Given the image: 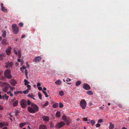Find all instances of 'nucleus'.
<instances>
[{"label":"nucleus","instance_id":"20e7f679","mask_svg":"<svg viewBox=\"0 0 129 129\" xmlns=\"http://www.w3.org/2000/svg\"><path fill=\"white\" fill-rule=\"evenodd\" d=\"M12 28L14 33L17 34L19 31V28L17 25L15 24H13L12 25Z\"/></svg>","mask_w":129,"mask_h":129},{"label":"nucleus","instance_id":"4d7b16f0","mask_svg":"<svg viewBox=\"0 0 129 129\" xmlns=\"http://www.w3.org/2000/svg\"><path fill=\"white\" fill-rule=\"evenodd\" d=\"M26 64L27 66V67L28 68H29V64H28V62H26Z\"/></svg>","mask_w":129,"mask_h":129},{"label":"nucleus","instance_id":"a211bd4d","mask_svg":"<svg viewBox=\"0 0 129 129\" xmlns=\"http://www.w3.org/2000/svg\"><path fill=\"white\" fill-rule=\"evenodd\" d=\"M18 104V100L15 101L13 104V106L15 107L17 106Z\"/></svg>","mask_w":129,"mask_h":129},{"label":"nucleus","instance_id":"bf43d9fd","mask_svg":"<svg viewBox=\"0 0 129 129\" xmlns=\"http://www.w3.org/2000/svg\"><path fill=\"white\" fill-rule=\"evenodd\" d=\"M83 119L85 121H87V118L84 117L83 118Z\"/></svg>","mask_w":129,"mask_h":129},{"label":"nucleus","instance_id":"680f3d73","mask_svg":"<svg viewBox=\"0 0 129 129\" xmlns=\"http://www.w3.org/2000/svg\"><path fill=\"white\" fill-rule=\"evenodd\" d=\"M2 129H8V127L6 126L4 127Z\"/></svg>","mask_w":129,"mask_h":129},{"label":"nucleus","instance_id":"b1692460","mask_svg":"<svg viewBox=\"0 0 129 129\" xmlns=\"http://www.w3.org/2000/svg\"><path fill=\"white\" fill-rule=\"evenodd\" d=\"M24 84L25 85H27L28 84L30 83L26 79H24Z\"/></svg>","mask_w":129,"mask_h":129},{"label":"nucleus","instance_id":"0e129e2a","mask_svg":"<svg viewBox=\"0 0 129 129\" xmlns=\"http://www.w3.org/2000/svg\"><path fill=\"white\" fill-rule=\"evenodd\" d=\"M3 5H4V4L3 3H1V8L2 7H3Z\"/></svg>","mask_w":129,"mask_h":129},{"label":"nucleus","instance_id":"3c124183","mask_svg":"<svg viewBox=\"0 0 129 129\" xmlns=\"http://www.w3.org/2000/svg\"><path fill=\"white\" fill-rule=\"evenodd\" d=\"M38 88L39 90L40 91H41V90H42V91L43 90H42V88L41 87H38Z\"/></svg>","mask_w":129,"mask_h":129},{"label":"nucleus","instance_id":"4468645a","mask_svg":"<svg viewBox=\"0 0 129 129\" xmlns=\"http://www.w3.org/2000/svg\"><path fill=\"white\" fill-rule=\"evenodd\" d=\"M42 118L45 121H47L49 120V118L48 117L46 116H42Z\"/></svg>","mask_w":129,"mask_h":129},{"label":"nucleus","instance_id":"e433bc0d","mask_svg":"<svg viewBox=\"0 0 129 129\" xmlns=\"http://www.w3.org/2000/svg\"><path fill=\"white\" fill-rule=\"evenodd\" d=\"M42 91L43 93L45 95V96L47 98L48 97V95L47 93L45 91H44L43 90H42Z\"/></svg>","mask_w":129,"mask_h":129},{"label":"nucleus","instance_id":"864d4df0","mask_svg":"<svg viewBox=\"0 0 129 129\" xmlns=\"http://www.w3.org/2000/svg\"><path fill=\"white\" fill-rule=\"evenodd\" d=\"M9 87V88H10V89H11V90H12L14 89V88L13 87H11L10 85V87Z\"/></svg>","mask_w":129,"mask_h":129},{"label":"nucleus","instance_id":"bb28decb","mask_svg":"<svg viewBox=\"0 0 129 129\" xmlns=\"http://www.w3.org/2000/svg\"><path fill=\"white\" fill-rule=\"evenodd\" d=\"M81 82L80 81H77L76 83V85L77 86H79L81 84Z\"/></svg>","mask_w":129,"mask_h":129},{"label":"nucleus","instance_id":"f257e3e1","mask_svg":"<svg viewBox=\"0 0 129 129\" xmlns=\"http://www.w3.org/2000/svg\"><path fill=\"white\" fill-rule=\"evenodd\" d=\"M31 107L29 106L27 108V110L30 113H35L38 111L39 107L36 105L31 103Z\"/></svg>","mask_w":129,"mask_h":129},{"label":"nucleus","instance_id":"4be33fe9","mask_svg":"<svg viewBox=\"0 0 129 129\" xmlns=\"http://www.w3.org/2000/svg\"><path fill=\"white\" fill-rule=\"evenodd\" d=\"M62 119L65 121H67V120L68 119L67 118L66 116L65 115H63L62 117Z\"/></svg>","mask_w":129,"mask_h":129},{"label":"nucleus","instance_id":"393cba45","mask_svg":"<svg viewBox=\"0 0 129 129\" xmlns=\"http://www.w3.org/2000/svg\"><path fill=\"white\" fill-rule=\"evenodd\" d=\"M6 36V31L5 30L3 31L2 35V36L3 38H5Z\"/></svg>","mask_w":129,"mask_h":129},{"label":"nucleus","instance_id":"f3484780","mask_svg":"<svg viewBox=\"0 0 129 129\" xmlns=\"http://www.w3.org/2000/svg\"><path fill=\"white\" fill-rule=\"evenodd\" d=\"M60 112L59 111H57L56 113L55 116L56 117L59 118L60 117Z\"/></svg>","mask_w":129,"mask_h":129},{"label":"nucleus","instance_id":"79ce46f5","mask_svg":"<svg viewBox=\"0 0 129 129\" xmlns=\"http://www.w3.org/2000/svg\"><path fill=\"white\" fill-rule=\"evenodd\" d=\"M28 97H30L31 98L34 100H35V98L33 97L32 96H31V95L30 94H28Z\"/></svg>","mask_w":129,"mask_h":129},{"label":"nucleus","instance_id":"ea45409f","mask_svg":"<svg viewBox=\"0 0 129 129\" xmlns=\"http://www.w3.org/2000/svg\"><path fill=\"white\" fill-rule=\"evenodd\" d=\"M19 26L21 27H22L23 26V23L22 22H20L19 23Z\"/></svg>","mask_w":129,"mask_h":129},{"label":"nucleus","instance_id":"7c9ffc66","mask_svg":"<svg viewBox=\"0 0 129 129\" xmlns=\"http://www.w3.org/2000/svg\"><path fill=\"white\" fill-rule=\"evenodd\" d=\"M63 80L64 82H66V83H67L68 84H70L68 82L69 81L68 78H67V79H63Z\"/></svg>","mask_w":129,"mask_h":129},{"label":"nucleus","instance_id":"6e6552de","mask_svg":"<svg viewBox=\"0 0 129 129\" xmlns=\"http://www.w3.org/2000/svg\"><path fill=\"white\" fill-rule=\"evenodd\" d=\"M13 50L15 54H16L17 55H18V57L19 58H21V52L20 50H19L17 51L15 49H14Z\"/></svg>","mask_w":129,"mask_h":129},{"label":"nucleus","instance_id":"a18cd8bd","mask_svg":"<svg viewBox=\"0 0 129 129\" xmlns=\"http://www.w3.org/2000/svg\"><path fill=\"white\" fill-rule=\"evenodd\" d=\"M30 86L29 85H27V87H28V88L27 89L29 90L30 89Z\"/></svg>","mask_w":129,"mask_h":129},{"label":"nucleus","instance_id":"a19ab883","mask_svg":"<svg viewBox=\"0 0 129 129\" xmlns=\"http://www.w3.org/2000/svg\"><path fill=\"white\" fill-rule=\"evenodd\" d=\"M50 125V127H53L54 126V125L52 123V122H51Z\"/></svg>","mask_w":129,"mask_h":129},{"label":"nucleus","instance_id":"2eb2a0df","mask_svg":"<svg viewBox=\"0 0 129 129\" xmlns=\"http://www.w3.org/2000/svg\"><path fill=\"white\" fill-rule=\"evenodd\" d=\"M47 126L44 125H41L39 126V129H47Z\"/></svg>","mask_w":129,"mask_h":129},{"label":"nucleus","instance_id":"9d476101","mask_svg":"<svg viewBox=\"0 0 129 129\" xmlns=\"http://www.w3.org/2000/svg\"><path fill=\"white\" fill-rule=\"evenodd\" d=\"M5 67L6 68H9L13 66V63L12 62H8L5 63Z\"/></svg>","mask_w":129,"mask_h":129},{"label":"nucleus","instance_id":"8fccbe9b","mask_svg":"<svg viewBox=\"0 0 129 129\" xmlns=\"http://www.w3.org/2000/svg\"><path fill=\"white\" fill-rule=\"evenodd\" d=\"M23 61V60H21V59H17L18 62H21V64L22 63V62Z\"/></svg>","mask_w":129,"mask_h":129},{"label":"nucleus","instance_id":"f8f14e48","mask_svg":"<svg viewBox=\"0 0 129 129\" xmlns=\"http://www.w3.org/2000/svg\"><path fill=\"white\" fill-rule=\"evenodd\" d=\"M83 87L86 90H89L90 89L89 86L88 84L86 83H85L83 85Z\"/></svg>","mask_w":129,"mask_h":129},{"label":"nucleus","instance_id":"c9c22d12","mask_svg":"<svg viewBox=\"0 0 129 129\" xmlns=\"http://www.w3.org/2000/svg\"><path fill=\"white\" fill-rule=\"evenodd\" d=\"M6 53L7 54L9 55L11 53V51L10 50H6Z\"/></svg>","mask_w":129,"mask_h":129},{"label":"nucleus","instance_id":"69168bd1","mask_svg":"<svg viewBox=\"0 0 129 129\" xmlns=\"http://www.w3.org/2000/svg\"><path fill=\"white\" fill-rule=\"evenodd\" d=\"M25 37V35H22V36H21V38H23Z\"/></svg>","mask_w":129,"mask_h":129},{"label":"nucleus","instance_id":"1a4fd4ad","mask_svg":"<svg viewBox=\"0 0 129 129\" xmlns=\"http://www.w3.org/2000/svg\"><path fill=\"white\" fill-rule=\"evenodd\" d=\"M42 59V58L40 56L35 57L33 59L34 62H39Z\"/></svg>","mask_w":129,"mask_h":129},{"label":"nucleus","instance_id":"4c0bfd02","mask_svg":"<svg viewBox=\"0 0 129 129\" xmlns=\"http://www.w3.org/2000/svg\"><path fill=\"white\" fill-rule=\"evenodd\" d=\"M27 104L29 105H31V104L32 103L29 100H27Z\"/></svg>","mask_w":129,"mask_h":129},{"label":"nucleus","instance_id":"ddd939ff","mask_svg":"<svg viewBox=\"0 0 129 129\" xmlns=\"http://www.w3.org/2000/svg\"><path fill=\"white\" fill-rule=\"evenodd\" d=\"M10 83L11 85L15 86L17 82L15 80L12 79L10 80Z\"/></svg>","mask_w":129,"mask_h":129},{"label":"nucleus","instance_id":"6ab92c4d","mask_svg":"<svg viewBox=\"0 0 129 129\" xmlns=\"http://www.w3.org/2000/svg\"><path fill=\"white\" fill-rule=\"evenodd\" d=\"M61 82L59 80H58L55 82V83L56 84L58 85H60L61 84Z\"/></svg>","mask_w":129,"mask_h":129},{"label":"nucleus","instance_id":"09e8293b","mask_svg":"<svg viewBox=\"0 0 129 129\" xmlns=\"http://www.w3.org/2000/svg\"><path fill=\"white\" fill-rule=\"evenodd\" d=\"M15 111V115H17L19 113V111L17 110H16Z\"/></svg>","mask_w":129,"mask_h":129},{"label":"nucleus","instance_id":"2f4dec72","mask_svg":"<svg viewBox=\"0 0 129 129\" xmlns=\"http://www.w3.org/2000/svg\"><path fill=\"white\" fill-rule=\"evenodd\" d=\"M29 90L28 89H27L26 90L23 91V92L25 94H27L29 92Z\"/></svg>","mask_w":129,"mask_h":129},{"label":"nucleus","instance_id":"5fc2aeb1","mask_svg":"<svg viewBox=\"0 0 129 129\" xmlns=\"http://www.w3.org/2000/svg\"><path fill=\"white\" fill-rule=\"evenodd\" d=\"M41 86V84L40 83H38L37 84V87H40Z\"/></svg>","mask_w":129,"mask_h":129},{"label":"nucleus","instance_id":"cd10ccee","mask_svg":"<svg viewBox=\"0 0 129 129\" xmlns=\"http://www.w3.org/2000/svg\"><path fill=\"white\" fill-rule=\"evenodd\" d=\"M90 123L92 124V126H93L94 125V124L95 123V122L94 120H90Z\"/></svg>","mask_w":129,"mask_h":129},{"label":"nucleus","instance_id":"13d9d810","mask_svg":"<svg viewBox=\"0 0 129 129\" xmlns=\"http://www.w3.org/2000/svg\"><path fill=\"white\" fill-rule=\"evenodd\" d=\"M11 48L10 47H8V48L7 50H10V51H11Z\"/></svg>","mask_w":129,"mask_h":129},{"label":"nucleus","instance_id":"473e14b6","mask_svg":"<svg viewBox=\"0 0 129 129\" xmlns=\"http://www.w3.org/2000/svg\"><path fill=\"white\" fill-rule=\"evenodd\" d=\"M42 94H41V93L40 92H39V94H38V96L39 98V99L40 100L42 99Z\"/></svg>","mask_w":129,"mask_h":129},{"label":"nucleus","instance_id":"49530a36","mask_svg":"<svg viewBox=\"0 0 129 129\" xmlns=\"http://www.w3.org/2000/svg\"><path fill=\"white\" fill-rule=\"evenodd\" d=\"M103 121V120L102 119H100L98 121V123H101Z\"/></svg>","mask_w":129,"mask_h":129},{"label":"nucleus","instance_id":"6e6d98bb","mask_svg":"<svg viewBox=\"0 0 129 129\" xmlns=\"http://www.w3.org/2000/svg\"><path fill=\"white\" fill-rule=\"evenodd\" d=\"M25 74H28V70L25 69Z\"/></svg>","mask_w":129,"mask_h":129},{"label":"nucleus","instance_id":"7ed1b4c3","mask_svg":"<svg viewBox=\"0 0 129 129\" xmlns=\"http://www.w3.org/2000/svg\"><path fill=\"white\" fill-rule=\"evenodd\" d=\"M4 75L5 77L8 79H10L12 77L10 70L9 69L7 70L4 72Z\"/></svg>","mask_w":129,"mask_h":129},{"label":"nucleus","instance_id":"e2e57ef3","mask_svg":"<svg viewBox=\"0 0 129 129\" xmlns=\"http://www.w3.org/2000/svg\"><path fill=\"white\" fill-rule=\"evenodd\" d=\"M3 108L2 107V106L0 105V110H2L3 109Z\"/></svg>","mask_w":129,"mask_h":129},{"label":"nucleus","instance_id":"c85d7f7f","mask_svg":"<svg viewBox=\"0 0 129 129\" xmlns=\"http://www.w3.org/2000/svg\"><path fill=\"white\" fill-rule=\"evenodd\" d=\"M59 94L60 96H63L64 95L63 92L62 91H60L59 92Z\"/></svg>","mask_w":129,"mask_h":129},{"label":"nucleus","instance_id":"052dcab7","mask_svg":"<svg viewBox=\"0 0 129 129\" xmlns=\"http://www.w3.org/2000/svg\"><path fill=\"white\" fill-rule=\"evenodd\" d=\"M90 119H87V123L89 124V123H90Z\"/></svg>","mask_w":129,"mask_h":129},{"label":"nucleus","instance_id":"39448f33","mask_svg":"<svg viewBox=\"0 0 129 129\" xmlns=\"http://www.w3.org/2000/svg\"><path fill=\"white\" fill-rule=\"evenodd\" d=\"M80 105L83 109H85L87 105V103L85 100H83L81 101L80 103Z\"/></svg>","mask_w":129,"mask_h":129},{"label":"nucleus","instance_id":"338daca9","mask_svg":"<svg viewBox=\"0 0 129 129\" xmlns=\"http://www.w3.org/2000/svg\"><path fill=\"white\" fill-rule=\"evenodd\" d=\"M25 76H26V78L27 79H28V74H25Z\"/></svg>","mask_w":129,"mask_h":129},{"label":"nucleus","instance_id":"0eeeda50","mask_svg":"<svg viewBox=\"0 0 129 129\" xmlns=\"http://www.w3.org/2000/svg\"><path fill=\"white\" fill-rule=\"evenodd\" d=\"M65 123L63 121L58 122L56 125V127L57 128H59L63 126Z\"/></svg>","mask_w":129,"mask_h":129},{"label":"nucleus","instance_id":"f03ea898","mask_svg":"<svg viewBox=\"0 0 129 129\" xmlns=\"http://www.w3.org/2000/svg\"><path fill=\"white\" fill-rule=\"evenodd\" d=\"M0 87H3L2 88V91L5 92L8 90L10 85L7 83L0 81Z\"/></svg>","mask_w":129,"mask_h":129},{"label":"nucleus","instance_id":"c756f323","mask_svg":"<svg viewBox=\"0 0 129 129\" xmlns=\"http://www.w3.org/2000/svg\"><path fill=\"white\" fill-rule=\"evenodd\" d=\"M49 103L48 101H46L45 102V104L44 105H43V107H45V106H47L48 105Z\"/></svg>","mask_w":129,"mask_h":129},{"label":"nucleus","instance_id":"a878e982","mask_svg":"<svg viewBox=\"0 0 129 129\" xmlns=\"http://www.w3.org/2000/svg\"><path fill=\"white\" fill-rule=\"evenodd\" d=\"M87 94L90 95H91L93 94L92 92L90 90H89L87 91Z\"/></svg>","mask_w":129,"mask_h":129},{"label":"nucleus","instance_id":"603ef678","mask_svg":"<svg viewBox=\"0 0 129 129\" xmlns=\"http://www.w3.org/2000/svg\"><path fill=\"white\" fill-rule=\"evenodd\" d=\"M118 106L119 107V108H122V105L121 104H118Z\"/></svg>","mask_w":129,"mask_h":129},{"label":"nucleus","instance_id":"f704fd0d","mask_svg":"<svg viewBox=\"0 0 129 129\" xmlns=\"http://www.w3.org/2000/svg\"><path fill=\"white\" fill-rule=\"evenodd\" d=\"M63 105L62 103L61 102L59 103V107L60 108H62L63 107Z\"/></svg>","mask_w":129,"mask_h":129},{"label":"nucleus","instance_id":"5701e85b","mask_svg":"<svg viewBox=\"0 0 129 129\" xmlns=\"http://www.w3.org/2000/svg\"><path fill=\"white\" fill-rule=\"evenodd\" d=\"M1 8L2 11H3V12H7V9H5L4 7H2Z\"/></svg>","mask_w":129,"mask_h":129},{"label":"nucleus","instance_id":"423d86ee","mask_svg":"<svg viewBox=\"0 0 129 129\" xmlns=\"http://www.w3.org/2000/svg\"><path fill=\"white\" fill-rule=\"evenodd\" d=\"M20 104L22 108H25L27 106V101L24 99H22L20 101Z\"/></svg>","mask_w":129,"mask_h":129},{"label":"nucleus","instance_id":"412c9836","mask_svg":"<svg viewBox=\"0 0 129 129\" xmlns=\"http://www.w3.org/2000/svg\"><path fill=\"white\" fill-rule=\"evenodd\" d=\"M58 106V103H56L54 104L53 105L52 107L54 108H57Z\"/></svg>","mask_w":129,"mask_h":129},{"label":"nucleus","instance_id":"9b49d317","mask_svg":"<svg viewBox=\"0 0 129 129\" xmlns=\"http://www.w3.org/2000/svg\"><path fill=\"white\" fill-rule=\"evenodd\" d=\"M8 123L7 122H0V128H2L4 126H8Z\"/></svg>","mask_w":129,"mask_h":129},{"label":"nucleus","instance_id":"37998d69","mask_svg":"<svg viewBox=\"0 0 129 129\" xmlns=\"http://www.w3.org/2000/svg\"><path fill=\"white\" fill-rule=\"evenodd\" d=\"M4 95L5 96V99L6 100H7L8 99L9 96L6 95V94H5Z\"/></svg>","mask_w":129,"mask_h":129},{"label":"nucleus","instance_id":"c03bdc74","mask_svg":"<svg viewBox=\"0 0 129 129\" xmlns=\"http://www.w3.org/2000/svg\"><path fill=\"white\" fill-rule=\"evenodd\" d=\"M100 126V124L99 123H97L96 125L95 126L96 127H99Z\"/></svg>","mask_w":129,"mask_h":129},{"label":"nucleus","instance_id":"58836bf2","mask_svg":"<svg viewBox=\"0 0 129 129\" xmlns=\"http://www.w3.org/2000/svg\"><path fill=\"white\" fill-rule=\"evenodd\" d=\"M24 125V124L23 125V123H21L19 124V126L20 127L22 128Z\"/></svg>","mask_w":129,"mask_h":129},{"label":"nucleus","instance_id":"dca6fc26","mask_svg":"<svg viewBox=\"0 0 129 129\" xmlns=\"http://www.w3.org/2000/svg\"><path fill=\"white\" fill-rule=\"evenodd\" d=\"M5 56L6 55L5 53L0 54V60H2Z\"/></svg>","mask_w":129,"mask_h":129},{"label":"nucleus","instance_id":"72a5a7b5","mask_svg":"<svg viewBox=\"0 0 129 129\" xmlns=\"http://www.w3.org/2000/svg\"><path fill=\"white\" fill-rule=\"evenodd\" d=\"M65 121L67 122V123L66 124V125H69L70 124V120L69 119L67 120V121Z\"/></svg>","mask_w":129,"mask_h":129},{"label":"nucleus","instance_id":"de8ad7c7","mask_svg":"<svg viewBox=\"0 0 129 129\" xmlns=\"http://www.w3.org/2000/svg\"><path fill=\"white\" fill-rule=\"evenodd\" d=\"M26 68V67H24V66H23L22 67H21L20 68V69L22 70H23L25 69Z\"/></svg>","mask_w":129,"mask_h":129},{"label":"nucleus","instance_id":"774afa93","mask_svg":"<svg viewBox=\"0 0 129 129\" xmlns=\"http://www.w3.org/2000/svg\"><path fill=\"white\" fill-rule=\"evenodd\" d=\"M27 128H28L29 129H32L30 127V126H27Z\"/></svg>","mask_w":129,"mask_h":129},{"label":"nucleus","instance_id":"aec40b11","mask_svg":"<svg viewBox=\"0 0 129 129\" xmlns=\"http://www.w3.org/2000/svg\"><path fill=\"white\" fill-rule=\"evenodd\" d=\"M110 125L109 126V129H112L114 127V125L113 124H112L111 123H110Z\"/></svg>","mask_w":129,"mask_h":129}]
</instances>
